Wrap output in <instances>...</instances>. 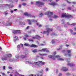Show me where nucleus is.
Here are the masks:
<instances>
[{
    "mask_svg": "<svg viewBox=\"0 0 76 76\" xmlns=\"http://www.w3.org/2000/svg\"><path fill=\"white\" fill-rule=\"evenodd\" d=\"M61 17L62 18H73L72 15L67 14H62Z\"/></svg>",
    "mask_w": 76,
    "mask_h": 76,
    "instance_id": "f257e3e1",
    "label": "nucleus"
},
{
    "mask_svg": "<svg viewBox=\"0 0 76 76\" xmlns=\"http://www.w3.org/2000/svg\"><path fill=\"white\" fill-rule=\"evenodd\" d=\"M34 64H37L36 66H38V67H40L41 65V64L42 65H44L45 63L44 62H43L42 61H39L37 62H35Z\"/></svg>",
    "mask_w": 76,
    "mask_h": 76,
    "instance_id": "f03ea898",
    "label": "nucleus"
},
{
    "mask_svg": "<svg viewBox=\"0 0 76 76\" xmlns=\"http://www.w3.org/2000/svg\"><path fill=\"white\" fill-rule=\"evenodd\" d=\"M24 45H25V46L30 47H33L34 48H37V47H38V45L34 44L30 45L28 44L25 43L24 44Z\"/></svg>",
    "mask_w": 76,
    "mask_h": 76,
    "instance_id": "7ed1b4c3",
    "label": "nucleus"
},
{
    "mask_svg": "<svg viewBox=\"0 0 76 76\" xmlns=\"http://www.w3.org/2000/svg\"><path fill=\"white\" fill-rule=\"evenodd\" d=\"M47 31H44L43 33H42V34H45L47 33V35H48L49 34V32L50 31H53V29H50V28H46Z\"/></svg>",
    "mask_w": 76,
    "mask_h": 76,
    "instance_id": "20e7f679",
    "label": "nucleus"
},
{
    "mask_svg": "<svg viewBox=\"0 0 76 76\" xmlns=\"http://www.w3.org/2000/svg\"><path fill=\"white\" fill-rule=\"evenodd\" d=\"M36 5H39V6H41L44 5V3L41 2L40 1H36Z\"/></svg>",
    "mask_w": 76,
    "mask_h": 76,
    "instance_id": "39448f33",
    "label": "nucleus"
},
{
    "mask_svg": "<svg viewBox=\"0 0 76 76\" xmlns=\"http://www.w3.org/2000/svg\"><path fill=\"white\" fill-rule=\"evenodd\" d=\"M45 15H49L48 18H51V16L52 15H53V12H48L45 13Z\"/></svg>",
    "mask_w": 76,
    "mask_h": 76,
    "instance_id": "423d86ee",
    "label": "nucleus"
},
{
    "mask_svg": "<svg viewBox=\"0 0 76 76\" xmlns=\"http://www.w3.org/2000/svg\"><path fill=\"white\" fill-rule=\"evenodd\" d=\"M66 52L67 54H68V57H71L72 54H71V50H68L66 51Z\"/></svg>",
    "mask_w": 76,
    "mask_h": 76,
    "instance_id": "0eeeda50",
    "label": "nucleus"
},
{
    "mask_svg": "<svg viewBox=\"0 0 76 76\" xmlns=\"http://www.w3.org/2000/svg\"><path fill=\"white\" fill-rule=\"evenodd\" d=\"M25 16H27L28 17H31L32 15L31 14H28L27 12H25L24 14Z\"/></svg>",
    "mask_w": 76,
    "mask_h": 76,
    "instance_id": "6e6552de",
    "label": "nucleus"
},
{
    "mask_svg": "<svg viewBox=\"0 0 76 76\" xmlns=\"http://www.w3.org/2000/svg\"><path fill=\"white\" fill-rule=\"evenodd\" d=\"M49 4L50 5H51L52 6H56V5H57V4L54 2H53L52 3H49Z\"/></svg>",
    "mask_w": 76,
    "mask_h": 76,
    "instance_id": "1a4fd4ad",
    "label": "nucleus"
},
{
    "mask_svg": "<svg viewBox=\"0 0 76 76\" xmlns=\"http://www.w3.org/2000/svg\"><path fill=\"white\" fill-rule=\"evenodd\" d=\"M48 57L50 58H52L53 60H55V56H53L52 55H49Z\"/></svg>",
    "mask_w": 76,
    "mask_h": 76,
    "instance_id": "9d476101",
    "label": "nucleus"
},
{
    "mask_svg": "<svg viewBox=\"0 0 76 76\" xmlns=\"http://www.w3.org/2000/svg\"><path fill=\"white\" fill-rule=\"evenodd\" d=\"M61 70H63V71H64V72H66L68 70V69L66 68V67H63L62 68Z\"/></svg>",
    "mask_w": 76,
    "mask_h": 76,
    "instance_id": "9b49d317",
    "label": "nucleus"
},
{
    "mask_svg": "<svg viewBox=\"0 0 76 76\" xmlns=\"http://www.w3.org/2000/svg\"><path fill=\"white\" fill-rule=\"evenodd\" d=\"M42 51H46V52H47V53H48L50 51L49 50H47V48L42 49Z\"/></svg>",
    "mask_w": 76,
    "mask_h": 76,
    "instance_id": "f8f14e48",
    "label": "nucleus"
},
{
    "mask_svg": "<svg viewBox=\"0 0 76 76\" xmlns=\"http://www.w3.org/2000/svg\"><path fill=\"white\" fill-rule=\"evenodd\" d=\"M14 38V42H16V41H17L18 40V37L17 36H15L13 37Z\"/></svg>",
    "mask_w": 76,
    "mask_h": 76,
    "instance_id": "ddd939ff",
    "label": "nucleus"
},
{
    "mask_svg": "<svg viewBox=\"0 0 76 76\" xmlns=\"http://www.w3.org/2000/svg\"><path fill=\"white\" fill-rule=\"evenodd\" d=\"M67 65L68 66H70V67H72V66H75V64H72L68 63L67 64Z\"/></svg>",
    "mask_w": 76,
    "mask_h": 76,
    "instance_id": "4468645a",
    "label": "nucleus"
},
{
    "mask_svg": "<svg viewBox=\"0 0 76 76\" xmlns=\"http://www.w3.org/2000/svg\"><path fill=\"white\" fill-rule=\"evenodd\" d=\"M70 31H71L72 34V35H76V32H73V31L72 30L70 29Z\"/></svg>",
    "mask_w": 76,
    "mask_h": 76,
    "instance_id": "2eb2a0df",
    "label": "nucleus"
},
{
    "mask_svg": "<svg viewBox=\"0 0 76 76\" xmlns=\"http://www.w3.org/2000/svg\"><path fill=\"white\" fill-rule=\"evenodd\" d=\"M27 20L28 22V24L29 25H32V20Z\"/></svg>",
    "mask_w": 76,
    "mask_h": 76,
    "instance_id": "dca6fc26",
    "label": "nucleus"
},
{
    "mask_svg": "<svg viewBox=\"0 0 76 76\" xmlns=\"http://www.w3.org/2000/svg\"><path fill=\"white\" fill-rule=\"evenodd\" d=\"M39 55H40V56H47V54H40L39 53Z\"/></svg>",
    "mask_w": 76,
    "mask_h": 76,
    "instance_id": "f3484780",
    "label": "nucleus"
},
{
    "mask_svg": "<svg viewBox=\"0 0 76 76\" xmlns=\"http://www.w3.org/2000/svg\"><path fill=\"white\" fill-rule=\"evenodd\" d=\"M38 51L37 49H34L32 51L33 53H37Z\"/></svg>",
    "mask_w": 76,
    "mask_h": 76,
    "instance_id": "a211bd4d",
    "label": "nucleus"
},
{
    "mask_svg": "<svg viewBox=\"0 0 76 76\" xmlns=\"http://www.w3.org/2000/svg\"><path fill=\"white\" fill-rule=\"evenodd\" d=\"M26 57V56L23 55H21L20 56V58H25Z\"/></svg>",
    "mask_w": 76,
    "mask_h": 76,
    "instance_id": "6ab92c4d",
    "label": "nucleus"
},
{
    "mask_svg": "<svg viewBox=\"0 0 76 76\" xmlns=\"http://www.w3.org/2000/svg\"><path fill=\"white\" fill-rule=\"evenodd\" d=\"M7 56L8 57H11L12 56V55L10 54H8L7 55Z\"/></svg>",
    "mask_w": 76,
    "mask_h": 76,
    "instance_id": "aec40b11",
    "label": "nucleus"
},
{
    "mask_svg": "<svg viewBox=\"0 0 76 76\" xmlns=\"http://www.w3.org/2000/svg\"><path fill=\"white\" fill-rule=\"evenodd\" d=\"M19 23L20 25H25V23L24 22H20Z\"/></svg>",
    "mask_w": 76,
    "mask_h": 76,
    "instance_id": "412c9836",
    "label": "nucleus"
},
{
    "mask_svg": "<svg viewBox=\"0 0 76 76\" xmlns=\"http://www.w3.org/2000/svg\"><path fill=\"white\" fill-rule=\"evenodd\" d=\"M40 37L38 35H36V39H40Z\"/></svg>",
    "mask_w": 76,
    "mask_h": 76,
    "instance_id": "4be33fe9",
    "label": "nucleus"
},
{
    "mask_svg": "<svg viewBox=\"0 0 76 76\" xmlns=\"http://www.w3.org/2000/svg\"><path fill=\"white\" fill-rule=\"evenodd\" d=\"M58 18V16L55 15H54V16L53 17V18H54L55 19Z\"/></svg>",
    "mask_w": 76,
    "mask_h": 76,
    "instance_id": "5701e85b",
    "label": "nucleus"
},
{
    "mask_svg": "<svg viewBox=\"0 0 76 76\" xmlns=\"http://www.w3.org/2000/svg\"><path fill=\"white\" fill-rule=\"evenodd\" d=\"M7 58L6 57L2 58V60H3V61H4V60H7Z\"/></svg>",
    "mask_w": 76,
    "mask_h": 76,
    "instance_id": "b1692460",
    "label": "nucleus"
},
{
    "mask_svg": "<svg viewBox=\"0 0 76 76\" xmlns=\"http://www.w3.org/2000/svg\"><path fill=\"white\" fill-rule=\"evenodd\" d=\"M13 32L14 34H17V30H14L13 31Z\"/></svg>",
    "mask_w": 76,
    "mask_h": 76,
    "instance_id": "393cba45",
    "label": "nucleus"
},
{
    "mask_svg": "<svg viewBox=\"0 0 76 76\" xmlns=\"http://www.w3.org/2000/svg\"><path fill=\"white\" fill-rule=\"evenodd\" d=\"M64 60V59L62 58H59L58 59V60L60 61H63Z\"/></svg>",
    "mask_w": 76,
    "mask_h": 76,
    "instance_id": "a878e982",
    "label": "nucleus"
},
{
    "mask_svg": "<svg viewBox=\"0 0 76 76\" xmlns=\"http://www.w3.org/2000/svg\"><path fill=\"white\" fill-rule=\"evenodd\" d=\"M60 56L59 55H57L56 56H55V59H56V58H60Z\"/></svg>",
    "mask_w": 76,
    "mask_h": 76,
    "instance_id": "bb28decb",
    "label": "nucleus"
},
{
    "mask_svg": "<svg viewBox=\"0 0 76 76\" xmlns=\"http://www.w3.org/2000/svg\"><path fill=\"white\" fill-rule=\"evenodd\" d=\"M29 41H30L31 42H34V40L32 39H28Z\"/></svg>",
    "mask_w": 76,
    "mask_h": 76,
    "instance_id": "cd10ccee",
    "label": "nucleus"
},
{
    "mask_svg": "<svg viewBox=\"0 0 76 76\" xmlns=\"http://www.w3.org/2000/svg\"><path fill=\"white\" fill-rule=\"evenodd\" d=\"M52 44H54L55 43V41L54 40H52Z\"/></svg>",
    "mask_w": 76,
    "mask_h": 76,
    "instance_id": "c85d7f7f",
    "label": "nucleus"
},
{
    "mask_svg": "<svg viewBox=\"0 0 76 76\" xmlns=\"http://www.w3.org/2000/svg\"><path fill=\"white\" fill-rule=\"evenodd\" d=\"M56 54V52H54L53 53V56H55V55Z\"/></svg>",
    "mask_w": 76,
    "mask_h": 76,
    "instance_id": "c756f323",
    "label": "nucleus"
},
{
    "mask_svg": "<svg viewBox=\"0 0 76 76\" xmlns=\"http://www.w3.org/2000/svg\"><path fill=\"white\" fill-rule=\"evenodd\" d=\"M22 4L23 6H26V3H23Z\"/></svg>",
    "mask_w": 76,
    "mask_h": 76,
    "instance_id": "7c9ffc66",
    "label": "nucleus"
},
{
    "mask_svg": "<svg viewBox=\"0 0 76 76\" xmlns=\"http://www.w3.org/2000/svg\"><path fill=\"white\" fill-rule=\"evenodd\" d=\"M43 72V69H41L40 70V71L39 72L40 73H42Z\"/></svg>",
    "mask_w": 76,
    "mask_h": 76,
    "instance_id": "2f4dec72",
    "label": "nucleus"
},
{
    "mask_svg": "<svg viewBox=\"0 0 76 76\" xmlns=\"http://www.w3.org/2000/svg\"><path fill=\"white\" fill-rule=\"evenodd\" d=\"M24 36L26 37H28L29 35L27 34H26L25 35H24Z\"/></svg>",
    "mask_w": 76,
    "mask_h": 76,
    "instance_id": "473e14b6",
    "label": "nucleus"
},
{
    "mask_svg": "<svg viewBox=\"0 0 76 76\" xmlns=\"http://www.w3.org/2000/svg\"><path fill=\"white\" fill-rule=\"evenodd\" d=\"M17 33H18L19 34L21 33L20 31V30H17Z\"/></svg>",
    "mask_w": 76,
    "mask_h": 76,
    "instance_id": "72a5a7b5",
    "label": "nucleus"
},
{
    "mask_svg": "<svg viewBox=\"0 0 76 76\" xmlns=\"http://www.w3.org/2000/svg\"><path fill=\"white\" fill-rule=\"evenodd\" d=\"M43 15V14H42V13H41L40 14V17H42V16Z\"/></svg>",
    "mask_w": 76,
    "mask_h": 76,
    "instance_id": "f704fd0d",
    "label": "nucleus"
},
{
    "mask_svg": "<svg viewBox=\"0 0 76 76\" xmlns=\"http://www.w3.org/2000/svg\"><path fill=\"white\" fill-rule=\"evenodd\" d=\"M73 25V26H75V25H76V24H75V23H72V24H70V25Z\"/></svg>",
    "mask_w": 76,
    "mask_h": 76,
    "instance_id": "c9c22d12",
    "label": "nucleus"
},
{
    "mask_svg": "<svg viewBox=\"0 0 76 76\" xmlns=\"http://www.w3.org/2000/svg\"><path fill=\"white\" fill-rule=\"evenodd\" d=\"M68 9V10H71V9H72V8H71V7H69L68 8H67Z\"/></svg>",
    "mask_w": 76,
    "mask_h": 76,
    "instance_id": "e433bc0d",
    "label": "nucleus"
},
{
    "mask_svg": "<svg viewBox=\"0 0 76 76\" xmlns=\"http://www.w3.org/2000/svg\"><path fill=\"white\" fill-rule=\"evenodd\" d=\"M66 1L69 4H70V3H71V2H69V0H66Z\"/></svg>",
    "mask_w": 76,
    "mask_h": 76,
    "instance_id": "4c0bfd02",
    "label": "nucleus"
},
{
    "mask_svg": "<svg viewBox=\"0 0 76 76\" xmlns=\"http://www.w3.org/2000/svg\"><path fill=\"white\" fill-rule=\"evenodd\" d=\"M17 48H20V45H18L17 46Z\"/></svg>",
    "mask_w": 76,
    "mask_h": 76,
    "instance_id": "58836bf2",
    "label": "nucleus"
},
{
    "mask_svg": "<svg viewBox=\"0 0 76 76\" xmlns=\"http://www.w3.org/2000/svg\"><path fill=\"white\" fill-rule=\"evenodd\" d=\"M32 39H37V37L36 36V37H32Z\"/></svg>",
    "mask_w": 76,
    "mask_h": 76,
    "instance_id": "ea45409f",
    "label": "nucleus"
},
{
    "mask_svg": "<svg viewBox=\"0 0 76 76\" xmlns=\"http://www.w3.org/2000/svg\"><path fill=\"white\" fill-rule=\"evenodd\" d=\"M66 75H67V76H69V75H70V74L69 73H67L66 74Z\"/></svg>",
    "mask_w": 76,
    "mask_h": 76,
    "instance_id": "a19ab883",
    "label": "nucleus"
},
{
    "mask_svg": "<svg viewBox=\"0 0 76 76\" xmlns=\"http://www.w3.org/2000/svg\"><path fill=\"white\" fill-rule=\"evenodd\" d=\"M29 28H30L29 26H28L27 27L26 29H29Z\"/></svg>",
    "mask_w": 76,
    "mask_h": 76,
    "instance_id": "79ce46f5",
    "label": "nucleus"
},
{
    "mask_svg": "<svg viewBox=\"0 0 76 76\" xmlns=\"http://www.w3.org/2000/svg\"><path fill=\"white\" fill-rule=\"evenodd\" d=\"M2 74L3 76H5V74L4 73H2Z\"/></svg>",
    "mask_w": 76,
    "mask_h": 76,
    "instance_id": "37998d69",
    "label": "nucleus"
},
{
    "mask_svg": "<svg viewBox=\"0 0 76 76\" xmlns=\"http://www.w3.org/2000/svg\"><path fill=\"white\" fill-rule=\"evenodd\" d=\"M72 4H76V2H72Z\"/></svg>",
    "mask_w": 76,
    "mask_h": 76,
    "instance_id": "c03bdc74",
    "label": "nucleus"
},
{
    "mask_svg": "<svg viewBox=\"0 0 76 76\" xmlns=\"http://www.w3.org/2000/svg\"><path fill=\"white\" fill-rule=\"evenodd\" d=\"M40 45V46H43V45H44V44H41Z\"/></svg>",
    "mask_w": 76,
    "mask_h": 76,
    "instance_id": "a18cd8bd",
    "label": "nucleus"
},
{
    "mask_svg": "<svg viewBox=\"0 0 76 76\" xmlns=\"http://www.w3.org/2000/svg\"><path fill=\"white\" fill-rule=\"evenodd\" d=\"M5 69H6V67H5V66H4L3 67V70H5Z\"/></svg>",
    "mask_w": 76,
    "mask_h": 76,
    "instance_id": "49530a36",
    "label": "nucleus"
},
{
    "mask_svg": "<svg viewBox=\"0 0 76 76\" xmlns=\"http://www.w3.org/2000/svg\"><path fill=\"white\" fill-rule=\"evenodd\" d=\"M61 75H62V74L61 73H60L59 74V76H61Z\"/></svg>",
    "mask_w": 76,
    "mask_h": 76,
    "instance_id": "de8ad7c7",
    "label": "nucleus"
},
{
    "mask_svg": "<svg viewBox=\"0 0 76 76\" xmlns=\"http://www.w3.org/2000/svg\"><path fill=\"white\" fill-rule=\"evenodd\" d=\"M74 29L75 31H76V27H75L74 28Z\"/></svg>",
    "mask_w": 76,
    "mask_h": 76,
    "instance_id": "09e8293b",
    "label": "nucleus"
},
{
    "mask_svg": "<svg viewBox=\"0 0 76 76\" xmlns=\"http://www.w3.org/2000/svg\"><path fill=\"white\" fill-rule=\"evenodd\" d=\"M23 39H24V40H26V37H24L23 38Z\"/></svg>",
    "mask_w": 76,
    "mask_h": 76,
    "instance_id": "8fccbe9b",
    "label": "nucleus"
},
{
    "mask_svg": "<svg viewBox=\"0 0 76 76\" xmlns=\"http://www.w3.org/2000/svg\"><path fill=\"white\" fill-rule=\"evenodd\" d=\"M58 69H56V73H58Z\"/></svg>",
    "mask_w": 76,
    "mask_h": 76,
    "instance_id": "3c124183",
    "label": "nucleus"
},
{
    "mask_svg": "<svg viewBox=\"0 0 76 76\" xmlns=\"http://www.w3.org/2000/svg\"><path fill=\"white\" fill-rule=\"evenodd\" d=\"M18 7H19V8L21 7V5L20 4L18 6Z\"/></svg>",
    "mask_w": 76,
    "mask_h": 76,
    "instance_id": "603ef678",
    "label": "nucleus"
},
{
    "mask_svg": "<svg viewBox=\"0 0 76 76\" xmlns=\"http://www.w3.org/2000/svg\"><path fill=\"white\" fill-rule=\"evenodd\" d=\"M45 70L46 71H48V68H46Z\"/></svg>",
    "mask_w": 76,
    "mask_h": 76,
    "instance_id": "864d4df0",
    "label": "nucleus"
},
{
    "mask_svg": "<svg viewBox=\"0 0 76 76\" xmlns=\"http://www.w3.org/2000/svg\"><path fill=\"white\" fill-rule=\"evenodd\" d=\"M7 14H8V13H6V12H5V15H7Z\"/></svg>",
    "mask_w": 76,
    "mask_h": 76,
    "instance_id": "5fc2aeb1",
    "label": "nucleus"
},
{
    "mask_svg": "<svg viewBox=\"0 0 76 76\" xmlns=\"http://www.w3.org/2000/svg\"><path fill=\"white\" fill-rule=\"evenodd\" d=\"M41 26H42V25H39V27H41Z\"/></svg>",
    "mask_w": 76,
    "mask_h": 76,
    "instance_id": "6e6d98bb",
    "label": "nucleus"
},
{
    "mask_svg": "<svg viewBox=\"0 0 76 76\" xmlns=\"http://www.w3.org/2000/svg\"><path fill=\"white\" fill-rule=\"evenodd\" d=\"M10 61H13V60L12 59H10Z\"/></svg>",
    "mask_w": 76,
    "mask_h": 76,
    "instance_id": "4d7b16f0",
    "label": "nucleus"
},
{
    "mask_svg": "<svg viewBox=\"0 0 76 76\" xmlns=\"http://www.w3.org/2000/svg\"><path fill=\"white\" fill-rule=\"evenodd\" d=\"M60 49H61L60 48H59L58 49H57V50H60Z\"/></svg>",
    "mask_w": 76,
    "mask_h": 76,
    "instance_id": "13d9d810",
    "label": "nucleus"
},
{
    "mask_svg": "<svg viewBox=\"0 0 76 76\" xmlns=\"http://www.w3.org/2000/svg\"><path fill=\"white\" fill-rule=\"evenodd\" d=\"M9 68L10 69H12V67H9Z\"/></svg>",
    "mask_w": 76,
    "mask_h": 76,
    "instance_id": "bf43d9fd",
    "label": "nucleus"
},
{
    "mask_svg": "<svg viewBox=\"0 0 76 76\" xmlns=\"http://www.w3.org/2000/svg\"><path fill=\"white\" fill-rule=\"evenodd\" d=\"M66 47H69V45L67 44H66Z\"/></svg>",
    "mask_w": 76,
    "mask_h": 76,
    "instance_id": "052dcab7",
    "label": "nucleus"
},
{
    "mask_svg": "<svg viewBox=\"0 0 76 76\" xmlns=\"http://www.w3.org/2000/svg\"><path fill=\"white\" fill-rule=\"evenodd\" d=\"M31 4H34V2H31Z\"/></svg>",
    "mask_w": 76,
    "mask_h": 76,
    "instance_id": "680f3d73",
    "label": "nucleus"
},
{
    "mask_svg": "<svg viewBox=\"0 0 76 76\" xmlns=\"http://www.w3.org/2000/svg\"><path fill=\"white\" fill-rule=\"evenodd\" d=\"M32 18H35V16H34V15H33V16H32Z\"/></svg>",
    "mask_w": 76,
    "mask_h": 76,
    "instance_id": "e2e57ef3",
    "label": "nucleus"
},
{
    "mask_svg": "<svg viewBox=\"0 0 76 76\" xmlns=\"http://www.w3.org/2000/svg\"><path fill=\"white\" fill-rule=\"evenodd\" d=\"M19 76H24V75H20Z\"/></svg>",
    "mask_w": 76,
    "mask_h": 76,
    "instance_id": "0e129e2a",
    "label": "nucleus"
},
{
    "mask_svg": "<svg viewBox=\"0 0 76 76\" xmlns=\"http://www.w3.org/2000/svg\"><path fill=\"white\" fill-rule=\"evenodd\" d=\"M17 10V9H15L14 10V11H16Z\"/></svg>",
    "mask_w": 76,
    "mask_h": 76,
    "instance_id": "69168bd1",
    "label": "nucleus"
},
{
    "mask_svg": "<svg viewBox=\"0 0 76 76\" xmlns=\"http://www.w3.org/2000/svg\"><path fill=\"white\" fill-rule=\"evenodd\" d=\"M13 7V5H12L11 6V7Z\"/></svg>",
    "mask_w": 76,
    "mask_h": 76,
    "instance_id": "338daca9",
    "label": "nucleus"
},
{
    "mask_svg": "<svg viewBox=\"0 0 76 76\" xmlns=\"http://www.w3.org/2000/svg\"><path fill=\"white\" fill-rule=\"evenodd\" d=\"M33 75H33V74H31L30 75H29V76H33Z\"/></svg>",
    "mask_w": 76,
    "mask_h": 76,
    "instance_id": "774afa93",
    "label": "nucleus"
}]
</instances>
